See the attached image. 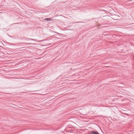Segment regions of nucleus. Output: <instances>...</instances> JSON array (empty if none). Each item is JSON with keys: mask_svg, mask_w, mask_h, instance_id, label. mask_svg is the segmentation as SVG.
Wrapping results in <instances>:
<instances>
[{"mask_svg": "<svg viewBox=\"0 0 134 134\" xmlns=\"http://www.w3.org/2000/svg\"><path fill=\"white\" fill-rule=\"evenodd\" d=\"M45 20H51V18H46L44 19Z\"/></svg>", "mask_w": 134, "mask_h": 134, "instance_id": "nucleus-2", "label": "nucleus"}, {"mask_svg": "<svg viewBox=\"0 0 134 134\" xmlns=\"http://www.w3.org/2000/svg\"><path fill=\"white\" fill-rule=\"evenodd\" d=\"M28 39L30 40L34 41H37L36 39Z\"/></svg>", "mask_w": 134, "mask_h": 134, "instance_id": "nucleus-3", "label": "nucleus"}, {"mask_svg": "<svg viewBox=\"0 0 134 134\" xmlns=\"http://www.w3.org/2000/svg\"><path fill=\"white\" fill-rule=\"evenodd\" d=\"M90 133H91L92 134H99L97 131H91L90 132Z\"/></svg>", "mask_w": 134, "mask_h": 134, "instance_id": "nucleus-1", "label": "nucleus"}, {"mask_svg": "<svg viewBox=\"0 0 134 134\" xmlns=\"http://www.w3.org/2000/svg\"><path fill=\"white\" fill-rule=\"evenodd\" d=\"M57 33L58 34H59L58 33V32H57Z\"/></svg>", "mask_w": 134, "mask_h": 134, "instance_id": "nucleus-5", "label": "nucleus"}, {"mask_svg": "<svg viewBox=\"0 0 134 134\" xmlns=\"http://www.w3.org/2000/svg\"><path fill=\"white\" fill-rule=\"evenodd\" d=\"M27 44H32V43H28Z\"/></svg>", "mask_w": 134, "mask_h": 134, "instance_id": "nucleus-4", "label": "nucleus"}]
</instances>
